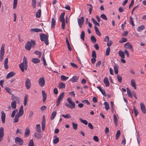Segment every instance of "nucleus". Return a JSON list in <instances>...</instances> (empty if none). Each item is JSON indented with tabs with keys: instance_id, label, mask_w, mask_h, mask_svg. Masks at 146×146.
I'll list each match as a JSON object with an SVG mask.
<instances>
[{
	"instance_id": "nucleus-1",
	"label": "nucleus",
	"mask_w": 146,
	"mask_h": 146,
	"mask_svg": "<svg viewBox=\"0 0 146 146\" xmlns=\"http://www.w3.org/2000/svg\"><path fill=\"white\" fill-rule=\"evenodd\" d=\"M19 67L21 71L24 72V70H26L27 69V61L26 58L24 57L23 59V62L19 65Z\"/></svg>"
},
{
	"instance_id": "nucleus-2",
	"label": "nucleus",
	"mask_w": 146,
	"mask_h": 146,
	"mask_svg": "<svg viewBox=\"0 0 146 146\" xmlns=\"http://www.w3.org/2000/svg\"><path fill=\"white\" fill-rule=\"evenodd\" d=\"M67 101L70 104L69 105L67 103H65V106L66 107H68L71 109H74L75 107V103L72 101L71 98L69 97L67 98Z\"/></svg>"
},
{
	"instance_id": "nucleus-3",
	"label": "nucleus",
	"mask_w": 146,
	"mask_h": 146,
	"mask_svg": "<svg viewBox=\"0 0 146 146\" xmlns=\"http://www.w3.org/2000/svg\"><path fill=\"white\" fill-rule=\"evenodd\" d=\"M35 44V40H31V42L29 41H27L26 43L25 48L26 50L29 51L30 50L32 46H34Z\"/></svg>"
},
{
	"instance_id": "nucleus-4",
	"label": "nucleus",
	"mask_w": 146,
	"mask_h": 146,
	"mask_svg": "<svg viewBox=\"0 0 146 146\" xmlns=\"http://www.w3.org/2000/svg\"><path fill=\"white\" fill-rule=\"evenodd\" d=\"M40 36L41 40L42 41H44L45 44L46 45H48V35L43 33H41L40 34Z\"/></svg>"
},
{
	"instance_id": "nucleus-5",
	"label": "nucleus",
	"mask_w": 146,
	"mask_h": 146,
	"mask_svg": "<svg viewBox=\"0 0 146 146\" xmlns=\"http://www.w3.org/2000/svg\"><path fill=\"white\" fill-rule=\"evenodd\" d=\"M38 83L39 85L41 87L44 86L45 84V81L44 77L40 78L38 79Z\"/></svg>"
},
{
	"instance_id": "nucleus-6",
	"label": "nucleus",
	"mask_w": 146,
	"mask_h": 146,
	"mask_svg": "<svg viewBox=\"0 0 146 146\" xmlns=\"http://www.w3.org/2000/svg\"><path fill=\"white\" fill-rule=\"evenodd\" d=\"M25 86L27 89H29L31 86V80L27 78L26 79L25 82Z\"/></svg>"
},
{
	"instance_id": "nucleus-7",
	"label": "nucleus",
	"mask_w": 146,
	"mask_h": 146,
	"mask_svg": "<svg viewBox=\"0 0 146 146\" xmlns=\"http://www.w3.org/2000/svg\"><path fill=\"white\" fill-rule=\"evenodd\" d=\"M15 141L16 144L21 145H23V140L19 137H17L15 138Z\"/></svg>"
},
{
	"instance_id": "nucleus-8",
	"label": "nucleus",
	"mask_w": 146,
	"mask_h": 146,
	"mask_svg": "<svg viewBox=\"0 0 146 146\" xmlns=\"http://www.w3.org/2000/svg\"><path fill=\"white\" fill-rule=\"evenodd\" d=\"M78 23L79 26L80 28L82 27V25L83 24L84 22V17H82L81 18H78L77 19Z\"/></svg>"
},
{
	"instance_id": "nucleus-9",
	"label": "nucleus",
	"mask_w": 146,
	"mask_h": 146,
	"mask_svg": "<svg viewBox=\"0 0 146 146\" xmlns=\"http://www.w3.org/2000/svg\"><path fill=\"white\" fill-rule=\"evenodd\" d=\"M4 129L2 127L0 128V142L2 140L4 134Z\"/></svg>"
},
{
	"instance_id": "nucleus-10",
	"label": "nucleus",
	"mask_w": 146,
	"mask_h": 146,
	"mask_svg": "<svg viewBox=\"0 0 146 146\" xmlns=\"http://www.w3.org/2000/svg\"><path fill=\"white\" fill-rule=\"evenodd\" d=\"M1 117L2 123L3 124H4L5 122L6 114L3 111L1 112Z\"/></svg>"
},
{
	"instance_id": "nucleus-11",
	"label": "nucleus",
	"mask_w": 146,
	"mask_h": 146,
	"mask_svg": "<svg viewBox=\"0 0 146 146\" xmlns=\"http://www.w3.org/2000/svg\"><path fill=\"white\" fill-rule=\"evenodd\" d=\"M45 120L44 115L42 116V119L41 123L42 129L43 131L44 130L45 128Z\"/></svg>"
},
{
	"instance_id": "nucleus-12",
	"label": "nucleus",
	"mask_w": 146,
	"mask_h": 146,
	"mask_svg": "<svg viewBox=\"0 0 146 146\" xmlns=\"http://www.w3.org/2000/svg\"><path fill=\"white\" fill-rule=\"evenodd\" d=\"M30 31L31 32V33L34 32L38 33V32H41L42 30L41 29L38 28H33L31 29L30 30Z\"/></svg>"
},
{
	"instance_id": "nucleus-13",
	"label": "nucleus",
	"mask_w": 146,
	"mask_h": 146,
	"mask_svg": "<svg viewBox=\"0 0 146 146\" xmlns=\"http://www.w3.org/2000/svg\"><path fill=\"white\" fill-rule=\"evenodd\" d=\"M141 109L143 113H146V110L145 106L143 103H141L140 104Z\"/></svg>"
},
{
	"instance_id": "nucleus-14",
	"label": "nucleus",
	"mask_w": 146,
	"mask_h": 146,
	"mask_svg": "<svg viewBox=\"0 0 146 146\" xmlns=\"http://www.w3.org/2000/svg\"><path fill=\"white\" fill-rule=\"evenodd\" d=\"M8 59L7 58H6L5 60L4 64V66L5 69L7 70L9 68V66L7 64L8 63Z\"/></svg>"
},
{
	"instance_id": "nucleus-15",
	"label": "nucleus",
	"mask_w": 146,
	"mask_h": 146,
	"mask_svg": "<svg viewBox=\"0 0 146 146\" xmlns=\"http://www.w3.org/2000/svg\"><path fill=\"white\" fill-rule=\"evenodd\" d=\"M103 82L105 84L106 87H108L110 85L109 82L108 81V78L105 77L104 79Z\"/></svg>"
},
{
	"instance_id": "nucleus-16",
	"label": "nucleus",
	"mask_w": 146,
	"mask_h": 146,
	"mask_svg": "<svg viewBox=\"0 0 146 146\" xmlns=\"http://www.w3.org/2000/svg\"><path fill=\"white\" fill-rule=\"evenodd\" d=\"M78 79V77L74 76L70 79L69 80V81H71L72 82L74 83L77 82V81Z\"/></svg>"
},
{
	"instance_id": "nucleus-17",
	"label": "nucleus",
	"mask_w": 146,
	"mask_h": 146,
	"mask_svg": "<svg viewBox=\"0 0 146 146\" xmlns=\"http://www.w3.org/2000/svg\"><path fill=\"white\" fill-rule=\"evenodd\" d=\"M124 47L125 48L131 49L132 48V46L130 43L127 42L124 45Z\"/></svg>"
},
{
	"instance_id": "nucleus-18",
	"label": "nucleus",
	"mask_w": 146,
	"mask_h": 146,
	"mask_svg": "<svg viewBox=\"0 0 146 146\" xmlns=\"http://www.w3.org/2000/svg\"><path fill=\"white\" fill-rule=\"evenodd\" d=\"M15 73L13 72H9L7 75L6 76V78H11L14 76H15Z\"/></svg>"
},
{
	"instance_id": "nucleus-19",
	"label": "nucleus",
	"mask_w": 146,
	"mask_h": 146,
	"mask_svg": "<svg viewBox=\"0 0 146 146\" xmlns=\"http://www.w3.org/2000/svg\"><path fill=\"white\" fill-rule=\"evenodd\" d=\"M30 129L28 127L26 128L25 132V135L26 137L28 136L30 134Z\"/></svg>"
},
{
	"instance_id": "nucleus-20",
	"label": "nucleus",
	"mask_w": 146,
	"mask_h": 146,
	"mask_svg": "<svg viewBox=\"0 0 146 146\" xmlns=\"http://www.w3.org/2000/svg\"><path fill=\"white\" fill-rule=\"evenodd\" d=\"M42 95L43 101V102H44L46 98L47 95L44 90H42Z\"/></svg>"
},
{
	"instance_id": "nucleus-21",
	"label": "nucleus",
	"mask_w": 146,
	"mask_h": 146,
	"mask_svg": "<svg viewBox=\"0 0 146 146\" xmlns=\"http://www.w3.org/2000/svg\"><path fill=\"white\" fill-rule=\"evenodd\" d=\"M97 88L101 92L102 95L105 96H106V94L105 92V91L104 90L102 89L101 87L100 86H98L97 87Z\"/></svg>"
},
{
	"instance_id": "nucleus-22",
	"label": "nucleus",
	"mask_w": 146,
	"mask_h": 146,
	"mask_svg": "<svg viewBox=\"0 0 146 146\" xmlns=\"http://www.w3.org/2000/svg\"><path fill=\"white\" fill-rule=\"evenodd\" d=\"M35 137L38 139H40L42 137V135L38 132H36L35 133Z\"/></svg>"
},
{
	"instance_id": "nucleus-23",
	"label": "nucleus",
	"mask_w": 146,
	"mask_h": 146,
	"mask_svg": "<svg viewBox=\"0 0 146 146\" xmlns=\"http://www.w3.org/2000/svg\"><path fill=\"white\" fill-rule=\"evenodd\" d=\"M41 10L40 9L38 10L36 12V18H39L41 15Z\"/></svg>"
},
{
	"instance_id": "nucleus-24",
	"label": "nucleus",
	"mask_w": 146,
	"mask_h": 146,
	"mask_svg": "<svg viewBox=\"0 0 146 146\" xmlns=\"http://www.w3.org/2000/svg\"><path fill=\"white\" fill-rule=\"evenodd\" d=\"M124 51L123 52L121 50H120L119 52V55L120 56L121 58H124L125 57Z\"/></svg>"
},
{
	"instance_id": "nucleus-25",
	"label": "nucleus",
	"mask_w": 146,
	"mask_h": 146,
	"mask_svg": "<svg viewBox=\"0 0 146 146\" xmlns=\"http://www.w3.org/2000/svg\"><path fill=\"white\" fill-rule=\"evenodd\" d=\"M5 52L0 51V61L2 62L3 60Z\"/></svg>"
},
{
	"instance_id": "nucleus-26",
	"label": "nucleus",
	"mask_w": 146,
	"mask_h": 146,
	"mask_svg": "<svg viewBox=\"0 0 146 146\" xmlns=\"http://www.w3.org/2000/svg\"><path fill=\"white\" fill-rule=\"evenodd\" d=\"M32 61L35 64H37L40 62V61L38 58H33L32 59Z\"/></svg>"
},
{
	"instance_id": "nucleus-27",
	"label": "nucleus",
	"mask_w": 146,
	"mask_h": 146,
	"mask_svg": "<svg viewBox=\"0 0 146 146\" xmlns=\"http://www.w3.org/2000/svg\"><path fill=\"white\" fill-rule=\"evenodd\" d=\"M114 69L115 74H117L118 73V66L115 63H114Z\"/></svg>"
},
{
	"instance_id": "nucleus-28",
	"label": "nucleus",
	"mask_w": 146,
	"mask_h": 146,
	"mask_svg": "<svg viewBox=\"0 0 146 146\" xmlns=\"http://www.w3.org/2000/svg\"><path fill=\"white\" fill-rule=\"evenodd\" d=\"M64 92H62L60 94L57 100L60 101L63 99L64 96Z\"/></svg>"
},
{
	"instance_id": "nucleus-29",
	"label": "nucleus",
	"mask_w": 146,
	"mask_h": 146,
	"mask_svg": "<svg viewBox=\"0 0 146 146\" xmlns=\"http://www.w3.org/2000/svg\"><path fill=\"white\" fill-rule=\"evenodd\" d=\"M56 21L54 18H52L51 20V27L52 28H54V27L55 25Z\"/></svg>"
},
{
	"instance_id": "nucleus-30",
	"label": "nucleus",
	"mask_w": 146,
	"mask_h": 146,
	"mask_svg": "<svg viewBox=\"0 0 146 146\" xmlns=\"http://www.w3.org/2000/svg\"><path fill=\"white\" fill-rule=\"evenodd\" d=\"M96 34L98 36H100L101 35V34L100 32L99 31V29L96 26L94 27Z\"/></svg>"
},
{
	"instance_id": "nucleus-31",
	"label": "nucleus",
	"mask_w": 146,
	"mask_h": 146,
	"mask_svg": "<svg viewBox=\"0 0 146 146\" xmlns=\"http://www.w3.org/2000/svg\"><path fill=\"white\" fill-rule=\"evenodd\" d=\"M131 85L135 89H136V87L135 85V81L133 79L131 80Z\"/></svg>"
},
{
	"instance_id": "nucleus-32",
	"label": "nucleus",
	"mask_w": 146,
	"mask_h": 146,
	"mask_svg": "<svg viewBox=\"0 0 146 146\" xmlns=\"http://www.w3.org/2000/svg\"><path fill=\"white\" fill-rule=\"evenodd\" d=\"M12 99L13 100V101H15V102H19L20 101L19 98L16 96H14L12 98Z\"/></svg>"
},
{
	"instance_id": "nucleus-33",
	"label": "nucleus",
	"mask_w": 146,
	"mask_h": 146,
	"mask_svg": "<svg viewBox=\"0 0 146 146\" xmlns=\"http://www.w3.org/2000/svg\"><path fill=\"white\" fill-rule=\"evenodd\" d=\"M145 28V27L143 25H141L139 27L137 28V31L139 32H140L143 31Z\"/></svg>"
},
{
	"instance_id": "nucleus-34",
	"label": "nucleus",
	"mask_w": 146,
	"mask_h": 146,
	"mask_svg": "<svg viewBox=\"0 0 146 146\" xmlns=\"http://www.w3.org/2000/svg\"><path fill=\"white\" fill-rule=\"evenodd\" d=\"M104 105H105V109L106 110L108 111L110 108L109 104L106 102H105L104 103Z\"/></svg>"
},
{
	"instance_id": "nucleus-35",
	"label": "nucleus",
	"mask_w": 146,
	"mask_h": 146,
	"mask_svg": "<svg viewBox=\"0 0 146 146\" xmlns=\"http://www.w3.org/2000/svg\"><path fill=\"white\" fill-rule=\"evenodd\" d=\"M133 111L135 117H137L138 114V112L135 106L133 107Z\"/></svg>"
},
{
	"instance_id": "nucleus-36",
	"label": "nucleus",
	"mask_w": 146,
	"mask_h": 146,
	"mask_svg": "<svg viewBox=\"0 0 146 146\" xmlns=\"http://www.w3.org/2000/svg\"><path fill=\"white\" fill-rule=\"evenodd\" d=\"M65 84L63 83H60L59 85L58 88L60 89H64L65 88Z\"/></svg>"
},
{
	"instance_id": "nucleus-37",
	"label": "nucleus",
	"mask_w": 146,
	"mask_h": 146,
	"mask_svg": "<svg viewBox=\"0 0 146 146\" xmlns=\"http://www.w3.org/2000/svg\"><path fill=\"white\" fill-rule=\"evenodd\" d=\"M36 131L38 133L41 132L40 127V124H37L36 125Z\"/></svg>"
},
{
	"instance_id": "nucleus-38",
	"label": "nucleus",
	"mask_w": 146,
	"mask_h": 146,
	"mask_svg": "<svg viewBox=\"0 0 146 146\" xmlns=\"http://www.w3.org/2000/svg\"><path fill=\"white\" fill-rule=\"evenodd\" d=\"M137 138L138 143L139 145L140 144L141 140L139 132H137Z\"/></svg>"
},
{
	"instance_id": "nucleus-39",
	"label": "nucleus",
	"mask_w": 146,
	"mask_h": 146,
	"mask_svg": "<svg viewBox=\"0 0 146 146\" xmlns=\"http://www.w3.org/2000/svg\"><path fill=\"white\" fill-rule=\"evenodd\" d=\"M5 90L8 93H9L10 94H12V91L10 89V88L8 87H6L5 88Z\"/></svg>"
},
{
	"instance_id": "nucleus-40",
	"label": "nucleus",
	"mask_w": 146,
	"mask_h": 146,
	"mask_svg": "<svg viewBox=\"0 0 146 146\" xmlns=\"http://www.w3.org/2000/svg\"><path fill=\"white\" fill-rule=\"evenodd\" d=\"M56 111H54L52 114L51 116V120H53L55 117L56 114Z\"/></svg>"
},
{
	"instance_id": "nucleus-41",
	"label": "nucleus",
	"mask_w": 146,
	"mask_h": 146,
	"mask_svg": "<svg viewBox=\"0 0 146 146\" xmlns=\"http://www.w3.org/2000/svg\"><path fill=\"white\" fill-rule=\"evenodd\" d=\"M11 106L12 108L13 109H15L16 108V103L15 101H13L11 103Z\"/></svg>"
},
{
	"instance_id": "nucleus-42",
	"label": "nucleus",
	"mask_w": 146,
	"mask_h": 146,
	"mask_svg": "<svg viewBox=\"0 0 146 146\" xmlns=\"http://www.w3.org/2000/svg\"><path fill=\"white\" fill-rule=\"evenodd\" d=\"M91 19L92 22L95 25H97L98 26H100V24L99 23L97 22L96 21V20L95 19L93 18H92Z\"/></svg>"
},
{
	"instance_id": "nucleus-43",
	"label": "nucleus",
	"mask_w": 146,
	"mask_h": 146,
	"mask_svg": "<svg viewBox=\"0 0 146 146\" xmlns=\"http://www.w3.org/2000/svg\"><path fill=\"white\" fill-rule=\"evenodd\" d=\"M19 113L23 115L24 113V110L23 109V106H21L20 108L19 111L18 112Z\"/></svg>"
},
{
	"instance_id": "nucleus-44",
	"label": "nucleus",
	"mask_w": 146,
	"mask_h": 146,
	"mask_svg": "<svg viewBox=\"0 0 146 146\" xmlns=\"http://www.w3.org/2000/svg\"><path fill=\"white\" fill-rule=\"evenodd\" d=\"M113 120L115 125H117L118 120L117 116L115 114L113 115Z\"/></svg>"
},
{
	"instance_id": "nucleus-45",
	"label": "nucleus",
	"mask_w": 146,
	"mask_h": 146,
	"mask_svg": "<svg viewBox=\"0 0 146 146\" xmlns=\"http://www.w3.org/2000/svg\"><path fill=\"white\" fill-rule=\"evenodd\" d=\"M68 78V77H66L64 75H61V79L63 81H66Z\"/></svg>"
},
{
	"instance_id": "nucleus-46",
	"label": "nucleus",
	"mask_w": 146,
	"mask_h": 146,
	"mask_svg": "<svg viewBox=\"0 0 146 146\" xmlns=\"http://www.w3.org/2000/svg\"><path fill=\"white\" fill-rule=\"evenodd\" d=\"M85 35L84 31H82L80 35V38L83 40H84Z\"/></svg>"
},
{
	"instance_id": "nucleus-47",
	"label": "nucleus",
	"mask_w": 146,
	"mask_h": 146,
	"mask_svg": "<svg viewBox=\"0 0 146 146\" xmlns=\"http://www.w3.org/2000/svg\"><path fill=\"white\" fill-rule=\"evenodd\" d=\"M28 100L27 95H26L24 98V105L25 106L27 104V102Z\"/></svg>"
},
{
	"instance_id": "nucleus-48",
	"label": "nucleus",
	"mask_w": 146,
	"mask_h": 146,
	"mask_svg": "<svg viewBox=\"0 0 146 146\" xmlns=\"http://www.w3.org/2000/svg\"><path fill=\"white\" fill-rule=\"evenodd\" d=\"M80 120L82 123L85 125H87L88 123L87 121L86 120H83L81 118H80Z\"/></svg>"
},
{
	"instance_id": "nucleus-49",
	"label": "nucleus",
	"mask_w": 146,
	"mask_h": 146,
	"mask_svg": "<svg viewBox=\"0 0 146 146\" xmlns=\"http://www.w3.org/2000/svg\"><path fill=\"white\" fill-rule=\"evenodd\" d=\"M62 116L64 118L69 119L71 118V115L68 113L66 114V115L62 114Z\"/></svg>"
},
{
	"instance_id": "nucleus-50",
	"label": "nucleus",
	"mask_w": 146,
	"mask_h": 146,
	"mask_svg": "<svg viewBox=\"0 0 146 146\" xmlns=\"http://www.w3.org/2000/svg\"><path fill=\"white\" fill-rule=\"evenodd\" d=\"M36 0H32V5L33 6V8H35L36 7Z\"/></svg>"
},
{
	"instance_id": "nucleus-51",
	"label": "nucleus",
	"mask_w": 146,
	"mask_h": 146,
	"mask_svg": "<svg viewBox=\"0 0 146 146\" xmlns=\"http://www.w3.org/2000/svg\"><path fill=\"white\" fill-rule=\"evenodd\" d=\"M87 5H88L90 6V7L89 8V14H91L92 13V11L93 9V7L92 4H88Z\"/></svg>"
},
{
	"instance_id": "nucleus-52",
	"label": "nucleus",
	"mask_w": 146,
	"mask_h": 146,
	"mask_svg": "<svg viewBox=\"0 0 146 146\" xmlns=\"http://www.w3.org/2000/svg\"><path fill=\"white\" fill-rule=\"evenodd\" d=\"M72 125L74 129L76 130L77 129L78 124L73 122L72 123Z\"/></svg>"
},
{
	"instance_id": "nucleus-53",
	"label": "nucleus",
	"mask_w": 146,
	"mask_h": 146,
	"mask_svg": "<svg viewBox=\"0 0 146 146\" xmlns=\"http://www.w3.org/2000/svg\"><path fill=\"white\" fill-rule=\"evenodd\" d=\"M120 132L119 130H118L117 132L116 135V137H115V139L116 140H117L119 137V136H120Z\"/></svg>"
},
{
	"instance_id": "nucleus-54",
	"label": "nucleus",
	"mask_w": 146,
	"mask_h": 146,
	"mask_svg": "<svg viewBox=\"0 0 146 146\" xmlns=\"http://www.w3.org/2000/svg\"><path fill=\"white\" fill-rule=\"evenodd\" d=\"M35 53L37 55H38V57L40 58L41 57L42 53L41 52L38 51V50H36L35 51Z\"/></svg>"
},
{
	"instance_id": "nucleus-55",
	"label": "nucleus",
	"mask_w": 146,
	"mask_h": 146,
	"mask_svg": "<svg viewBox=\"0 0 146 146\" xmlns=\"http://www.w3.org/2000/svg\"><path fill=\"white\" fill-rule=\"evenodd\" d=\"M129 19H130V21L129 22L130 24H131L132 26H135V25L133 20L132 17H131L130 16L129 17Z\"/></svg>"
},
{
	"instance_id": "nucleus-56",
	"label": "nucleus",
	"mask_w": 146,
	"mask_h": 146,
	"mask_svg": "<svg viewBox=\"0 0 146 146\" xmlns=\"http://www.w3.org/2000/svg\"><path fill=\"white\" fill-rule=\"evenodd\" d=\"M17 2V0H14L13 4V9H15L16 8Z\"/></svg>"
},
{
	"instance_id": "nucleus-57",
	"label": "nucleus",
	"mask_w": 146,
	"mask_h": 146,
	"mask_svg": "<svg viewBox=\"0 0 146 146\" xmlns=\"http://www.w3.org/2000/svg\"><path fill=\"white\" fill-rule=\"evenodd\" d=\"M18 110L17 109H15V110H13L12 112V113L11 115L12 117H13L15 116L16 113L17 111Z\"/></svg>"
},
{
	"instance_id": "nucleus-58",
	"label": "nucleus",
	"mask_w": 146,
	"mask_h": 146,
	"mask_svg": "<svg viewBox=\"0 0 146 146\" xmlns=\"http://www.w3.org/2000/svg\"><path fill=\"white\" fill-rule=\"evenodd\" d=\"M127 39L124 37H122L121 40L119 41V42L121 43H122L124 42H126L127 41Z\"/></svg>"
},
{
	"instance_id": "nucleus-59",
	"label": "nucleus",
	"mask_w": 146,
	"mask_h": 146,
	"mask_svg": "<svg viewBox=\"0 0 146 146\" xmlns=\"http://www.w3.org/2000/svg\"><path fill=\"white\" fill-rule=\"evenodd\" d=\"M59 141V139L58 137H56L55 139H54L53 140V143L54 144L57 143Z\"/></svg>"
},
{
	"instance_id": "nucleus-60",
	"label": "nucleus",
	"mask_w": 146,
	"mask_h": 146,
	"mask_svg": "<svg viewBox=\"0 0 146 146\" xmlns=\"http://www.w3.org/2000/svg\"><path fill=\"white\" fill-rule=\"evenodd\" d=\"M117 77L118 81L119 82L121 83L122 80V78L121 76L120 75H117Z\"/></svg>"
},
{
	"instance_id": "nucleus-61",
	"label": "nucleus",
	"mask_w": 146,
	"mask_h": 146,
	"mask_svg": "<svg viewBox=\"0 0 146 146\" xmlns=\"http://www.w3.org/2000/svg\"><path fill=\"white\" fill-rule=\"evenodd\" d=\"M110 51V48L109 47H108L106 50V56H108L109 55Z\"/></svg>"
},
{
	"instance_id": "nucleus-62",
	"label": "nucleus",
	"mask_w": 146,
	"mask_h": 146,
	"mask_svg": "<svg viewBox=\"0 0 146 146\" xmlns=\"http://www.w3.org/2000/svg\"><path fill=\"white\" fill-rule=\"evenodd\" d=\"M28 146H34L33 139H31L29 141Z\"/></svg>"
},
{
	"instance_id": "nucleus-63",
	"label": "nucleus",
	"mask_w": 146,
	"mask_h": 146,
	"mask_svg": "<svg viewBox=\"0 0 146 146\" xmlns=\"http://www.w3.org/2000/svg\"><path fill=\"white\" fill-rule=\"evenodd\" d=\"M91 40L94 43H95L96 42V39L94 36H91Z\"/></svg>"
},
{
	"instance_id": "nucleus-64",
	"label": "nucleus",
	"mask_w": 146,
	"mask_h": 146,
	"mask_svg": "<svg viewBox=\"0 0 146 146\" xmlns=\"http://www.w3.org/2000/svg\"><path fill=\"white\" fill-rule=\"evenodd\" d=\"M101 17L102 19L105 20H107V18L106 17V16L104 14H102L100 16Z\"/></svg>"
}]
</instances>
